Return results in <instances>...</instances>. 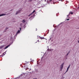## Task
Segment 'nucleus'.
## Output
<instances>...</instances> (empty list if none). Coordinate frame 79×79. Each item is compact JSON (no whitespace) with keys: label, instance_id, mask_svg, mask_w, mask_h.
Masks as SVG:
<instances>
[{"label":"nucleus","instance_id":"6e6552de","mask_svg":"<svg viewBox=\"0 0 79 79\" xmlns=\"http://www.w3.org/2000/svg\"><path fill=\"white\" fill-rule=\"evenodd\" d=\"M20 32V31L18 30V31L16 33V34H19Z\"/></svg>","mask_w":79,"mask_h":79},{"label":"nucleus","instance_id":"aec40b11","mask_svg":"<svg viewBox=\"0 0 79 79\" xmlns=\"http://www.w3.org/2000/svg\"><path fill=\"white\" fill-rule=\"evenodd\" d=\"M78 43H79V41H78Z\"/></svg>","mask_w":79,"mask_h":79},{"label":"nucleus","instance_id":"f03ea898","mask_svg":"<svg viewBox=\"0 0 79 79\" xmlns=\"http://www.w3.org/2000/svg\"><path fill=\"white\" fill-rule=\"evenodd\" d=\"M64 64H62L61 65V66L60 67V69H61V71L62 70V69H63V65H64Z\"/></svg>","mask_w":79,"mask_h":79},{"label":"nucleus","instance_id":"20e7f679","mask_svg":"<svg viewBox=\"0 0 79 79\" xmlns=\"http://www.w3.org/2000/svg\"><path fill=\"white\" fill-rule=\"evenodd\" d=\"M29 62H27V61H25V64H26V65H28V64H29Z\"/></svg>","mask_w":79,"mask_h":79},{"label":"nucleus","instance_id":"412c9836","mask_svg":"<svg viewBox=\"0 0 79 79\" xmlns=\"http://www.w3.org/2000/svg\"><path fill=\"white\" fill-rule=\"evenodd\" d=\"M1 47H3V46H1Z\"/></svg>","mask_w":79,"mask_h":79},{"label":"nucleus","instance_id":"a211bd4d","mask_svg":"<svg viewBox=\"0 0 79 79\" xmlns=\"http://www.w3.org/2000/svg\"><path fill=\"white\" fill-rule=\"evenodd\" d=\"M69 54V53H68L67 54V55H68Z\"/></svg>","mask_w":79,"mask_h":79},{"label":"nucleus","instance_id":"f3484780","mask_svg":"<svg viewBox=\"0 0 79 79\" xmlns=\"http://www.w3.org/2000/svg\"><path fill=\"white\" fill-rule=\"evenodd\" d=\"M30 1H32V0H29Z\"/></svg>","mask_w":79,"mask_h":79},{"label":"nucleus","instance_id":"f257e3e1","mask_svg":"<svg viewBox=\"0 0 79 79\" xmlns=\"http://www.w3.org/2000/svg\"><path fill=\"white\" fill-rule=\"evenodd\" d=\"M71 66L70 64H69V66L68 67L67 69V71H66V72H65V73L64 74H66V73L67 72H68V70H69V68L70 67V66Z\"/></svg>","mask_w":79,"mask_h":79},{"label":"nucleus","instance_id":"7ed1b4c3","mask_svg":"<svg viewBox=\"0 0 79 79\" xmlns=\"http://www.w3.org/2000/svg\"><path fill=\"white\" fill-rule=\"evenodd\" d=\"M35 10H34L32 13H31V14L29 15V16H31V15H32V14H33L34 13H35Z\"/></svg>","mask_w":79,"mask_h":79},{"label":"nucleus","instance_id":"dca6fc26","mask_svg":"<svg viewBox=\"0 0 79 79\" xmlns=\"http://www.w3.org/2000/svg\"><path fill=\"white\" fill-rule=\"evenodd\" d=\"M70 53V51H69V52H68V53L69 54V53Z\"/></svg>","mask_w":79,"mask_h":79},{"label":"nucleus","instance_id":"9b49d317","mask_svg":"<svg viewBox=\"0 0 79 79\" xmlns=\"http://www.w3.org/2000/svg\"><path fill=\"white\" fill-rule=\"evenodd\" d=\"M39 38L41 39H44V38L43 37H39Z\"/></svg>","mask_w":79,"mask_h":79},{"label":"nucleus","instance_id":"6ab92c4d","mask_svg":"<svg viewBox=\"0 0 79 79\" xmlns=\"http://www.w3.org/2000/svg\"><path fill=\"white\" fill-rule=\"evenodd\" d=\"M52 0H50V2H52Z\"/></svg>","mask_w":79,"mask_h":79},{"label":"nucleus","instance_id":"0eeeda50","mask_svg":"<svg viewBox=\"0 0 79 79\" xmlns=\"http://www.w3.org/2000/svg\"><path fill=\"white\" fill-rule=\"evenodd\" d=\"M6 14H2L0 15V16H5V15H6Z\"/></svg>","mask_w":79,"mask_h":79},{"label":"nucleus","instance_id":"f8f14e48","mask_svg":"<svg viewBox=\"0 0 79 79\" xmlns=\"http://www.w3.org/2000/svg\"><path fill=\"white\" fill-rule=\"evenodd\" d=\"M6 53H5V52H4L3 53V55H5Z\"/></svg>","mask_w":79,"mask_h":79},{"label":"nucleus","instance_id":"39448f33","mask_svg":"<svg viewBox=\"0 0 79 79\" xmlns=\"http://www.w3.org/2000/svg\"><path fill=\"white\" fill-rule=\"evenodd\" d=\"M10 44H9L8 45H7V46H6L5 48L4 49H6L7 48H8V47H10Z\"/></svg>","mask_w":79,"mask_h":79},{"label":"nucleus","instance_id":"4be33fe9","mask_svg":"<svg viewBox=\"0 0 79 79\" xmlns=\"http://www.w3.org/2000/svg\"><path fill=\"white\" fill-rule=\"evenodd\" d=\"M33 79H34V78H33Z\"/></svg>","mask_w":79,"mask_h":79},{"label":"nucleus","instance_id":"9d476101","mask_svg":"<svg viewBox=\"0 0 79 79\" xmlns=\"http://www.w3.org/2000/svg\"><path fill=\"white\" fill-rule=\"evenodd\" d=\"M73 13L72 12H70L69 13V15H73Z\"/></svg>","mask_w":79,"mask_h":79},{"label":"nucleus","instance_id":"1a4fd4ad","mask_svg":"<svg viewBox=\"0 0 79 79\" xmlns=\"http://www.w3.org/2000/svg\"><path fill=\"white\" fill-rule=\"evenodd\" d=\"M22 22L23 23H24L26 22L25 20H23V21H22Z\"/></svg>","mask_w":79,"mask_h":79},{"label":"nucleus","instance_id":"423d86ee","mask_svg":"<svg viewBox=\"0 0 79 79\" xmlns=\"http://www.w3.org/2000/svg\"><path fill=\"white\" fill-rule=\"evenodd\" d=\"M20 11H17L16 13V15H18V13H20Z\"/></svg>","mask_w":79,"mask_h":79},{"label":"nucleus","instance_id":"ddd939ff","mask_svg":"<svg viewBox=\"0 0 79 79\" xmlns=\"http://www.w3.org/2000/svg\"><path fill=\"white\" fill-rule=\"evenodd\" d=\"M8 29V27H6V30H7Z\"/></svg>","mask_w":79,"mask_h":79},{"label":"nucleus","instance_id":"4468645a","mask_svg":"<svg viewBox=\"0 0 79 79\" xmlns=\"http://www.w3.org/2000/svg\"><path fill=\"white\" fill-rule=\"evenodd\" d=\"M67 20L69 21V19H67Z\"/></svg>","mask_w":79,"mask_h":79},{"label":"nucleus","instance_id":"2eb2a0df","mask_svg":"<svg viewBox=\"0 0 79 79\" xmlns=\"http://www.w3.org/2000/svg\"><path fill=\"white\" fill-rule=\"evenodd\" d=\"M20 31H21V28H20Z\"/></svg>","mask_w":79,"mask_h":79}]
</instances>
